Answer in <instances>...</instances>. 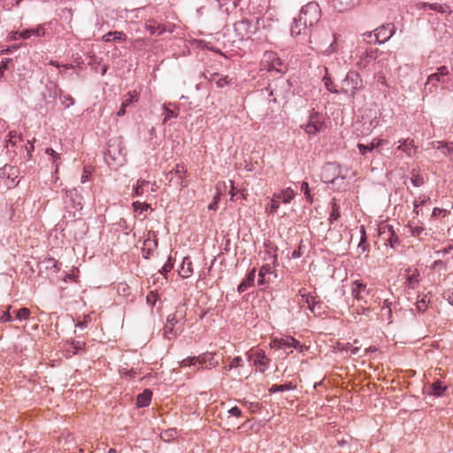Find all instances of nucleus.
Returning <instances> with one entry per match:
<instances>
[{
    "instance_id": "f257e3e1",
    "label": "nucleus",
    "mask_w": 453,
    "mask_h": 453,
    "mask_svg": "<svg viewBox=\"0 0 453 453\" xmlns=\"http://www.w3.org/2000/svg\"><path fill=\"white\" fill-rule=\"evenodd\" d=\"M125 147L119 138L111 139L104 152V161L109 166L121 165L125 161Z\"/></svg>"
},
{
    "instance_id": "f03ea898",
    "label": "nucleus",
    "mask_w": 453,
    "mask_h": 453,
    "mask_svg": "<svg viewBox=\"0 0 453 453\" xmlns=\"http://www.w3.org/2000/svg\"><path fill=\"white\" fill-rule=\"evenodd\" d=\"M363 88L364 83L360 74L356 71H349L342 81L340 93L349 96L353 100L357 91L362 90Z\"/></svg>"
},
{
    "instance_id": "7ed1b4c3",
    "label": "nucleus",
    "mask_w": 453,
    "mask_h": 453,
    "mask_svg": "<svg viewBox=\"0 0 453 453\" xmlns=\"http://www.w3.org/2000/svg\"><path fill=\"white\" fill-rule=\"evenodd\" d=\"M261 70L284 73L287 72V65L273 51H265L261 62Z\"/></svg>"
},
{
    "instance_id": "20e7f679",
    "label": "nucleus",
    "mask_w": 453,
    "mask_h": 453,
    "mask_svg": "<svg viewBox=\"0 0 453 453\" xmlns=\"http://www.w3.org/2000/svg\"><path fill=\"white\" fill-rule=\"evenodd\" d=\"M449 71L446 65H441L437 68V71L434 73H431L426 80L425 84V89L428 90L430 93L435 92L437 90V85L441 83V85H445L449 81Z\"/></svg>"
},
{
    "instance_id": "39448f33",
    "label": "nucleus",
    "mask_w": 453,
    "mask_h": 453,
    "mask_svg": "<svg viewBox=\"0 0 453 453\" xmlns=\"http://www.w3.org/2000/svg\"><path fill=\"white\" fill-rule=\"evenodd\" d=\"M298 16L305 20L310 27H312L320 19L321 10L318 3L310 2L302 7Z\"/></svg>"
},
{
    "instance_id": "423d86ee",
    "label": "nucleus",
    "mask_w": 453,
    "mask_h": 453,
    "mask_svg": "<svg viewBox=\"0 0 453 453\" xmlns=\"http://www.w3.org/2000/svg\"><path fill=\"white\" fill-rule=\"evenodd\" d=\"M323 125L324 119L322 114L312 111L310 114L308 123L302 125L301 128H303L308 134H315L321 129Z\"/></svg>"
},
{
    "instance_id": "0eeeda50",
    "label": "nucleus",
    "mask_w": 453,
    "mask_h": 453,
    "mask_svg": "<svg viewBox=\"0 0 453 453\" xmlns=\"http://www.w3.org/2000/svg\"><path fill=\"white\" fill-rule=\"evenodd\" d=\"M394 34V24L388 23L387 25H383L375 29L373 35L370 34L369 37L373 36L375 39V42L381 44L388 41L393 36Z\"/></svg>"
},
{
    "instance_id": "6e6552de",
    "label": "nucleus",
    "mask_w": 453,
    "mask_h": 453,
    "mask_svg": "<svg viewBox=\"0 0 453 453\" xmlns=\"http://www.w3.org/2000/svg\"><path fill=\"white\" fill-rule=\"evenodd\" d=\"M235 32L238 34L241 39L250 38L252 34L255 33L254 26L252 22L247 19L237 21L234 24Z\"/></svg>"
},
{
    "instance_id": "1a4fd4ad",
    "label": "nucleus",
    "mask_w": 453,
    "mask_h": 453,
    "mask_svg": "<svg viewBox=\"0 0 453 453\" xmlns=\"http://www.w3.org/2000/svg\"><path fill=\"white\" fill-rule=\"evenodd\" d=\"M270 346L273 349L287 350L292 348L296 349L299 346V342L291 336H286L274 338L271 342Z\"/></svg>"
},
{
    "instance_id": "9d476101",
    "label": "nucleus",
    "mask_w": 453,
    "mask_h": 453,
    "mask_svg": "<svg viewBox=\"0 0 453 453\" xmlns=\"http://www.w3.org/2000/svg\"><path fill=\"white\" fill-rule=\"evenodd\" d=\"M339 175V167L335 164L329 163L323 169L322 179L324 182L334 183Z\"/></svg>"
},
{
    "instance_id": "9b49d317",
    "label": "nucleus",
    "mask_w": 453,
    "mask_h": 453,
    "mask_svg": "<svg viewBox=\"0 0 453 453\" xmlns=\"http://www.w3.org/2000/svg\"><path fill=\"white\" fill-rule=\"evenodd\" d=\"M351 295L357 301H362L368 295L366 284L355 280L351 284Z\"/></svg>"
},
{
    "instance_id": "f8f14e48",
    "label": "nucleus",
    "mask_w": 453,
    "mask_h": 453,
    "mask_svg": "<svg viewBox=\"0 0 453 453\" xmlns=\"http://www.w3.org/2000/svg\"><path fill=\"white\" fill-rule=\"evenodd\" d=\"M398 142L400 145L397 146L396 150L403 151L408 157H411L415 154L417 146L413 139H401Z\"/></svg>"
},
{
    "instance_id": "ddd939ff",
    "label": "nucleus",
    "mask_w": 453,
    "mask_h": 453,
    "mask_svg": "<svg viewBox=\"0 0 453 453\" xmlns=\"http://www.w3.org/2000/svg\"><path fill=\"white\" fill-rule=\"evenodd\" d=\"M406 227L409 228V232L411 236L417 238L420 242H424L426 237L428 235L427 230L423 226H416L412 222H409L406 225Z\"/></svg>"
},
{
    "instance_id": "4468645a",
    "label": "nucleus",
    "mask_w": 453,
    "mask_h": 453,
    "mask_svg": "<svg viewBox=\"0 0 453 453\" xmlns=\"http://www.w3.org/2000/svg\"><path fill=\"white\" fill-rule=\"evenodd\" d=\"M309 27L310 26L306 23V21L298 16L297 18L294 19V23L291 26V35L298 36L302 34H304Z\"/></svg>"
},
{
    "instance_id": "2eb2a0df",
    "label": "nucleus",
    "mask_w": 453,
    "mask_h": 453,
    "mask_svg": "<svg viewBox=\"0 0 453 453\" xmlns=\"http://www.w3.org/2000/svg\"><path fill=\"white\" fill-rule=\"evenodd\" d=\"M417 8L418 10H425L426 8H429L430 10L435 11L439 13H448L450 14L451 11L447 4H428L426 2H419L417 4Z\"/></svg>"
},
{
    "instance_id": "dca6fc26",
    "label": "nucleus",
    "mask_w": 453,
    "mask_h": 453,
    "mask_svg": "<svg viewBox=\"0 0 453 453\" xmlns=\"http://www.w3.org/2000/svg\"><path fill=\"white\" fill-rule=\"evenodd\" d=\"M387 143L386 140L383 139H373L372 142L367 145L358 143L357 148L361 155L365 156L368 152H372L374 149L379 148Z\"/></svg>"
},
{
    "instance_id": "f3484780",
    "label": "nucleus",
    "mask_w": 453,
    "mask_h": 453,
    "mask_svg": "<svg viewBox=\"0 0 453 453\" xmlns=\"http://www.w3.org/2000/svg\"><path fill=\"white\" fill-rule=\"evenodd\" d=\"M256 277V268H253L250 273L247 274V276L242 280V281L238 286V292L243 293L246 291L250 287H251L254 283Z\"/></svg>"
},
{
    "instance_id": "a211bd4d",
    "label": "nucleus",
    "mask_w": 453,
    "mask_h": 453,
    "mask_svg": "<svg viewBox=\"0 0 453 453\" xmlns=\"http://www.w3.org/2000/svg\"><path fill=\"white\" fill-rule=\"evenodd\" d=\"M408 274L406 278L407 286L409 288L415 289L418 288L419 283V272L418 269L411 270L409 268L407 270Z\"/></svg>"
},
{
    "instance_id": "6ab92c4d",
    "label": "nucleus",
    "mask_w": 453,
    "mask_h": 453,
    "mask_svg": "<svg viewBox=\"0 0 453 453\" xmlns=\"http://www.w3.org/2000/svg\"><path fill=\"white\" fill-rule=\"evenodd\" d=\"M127 40V35L125 33L121 31H111L105 34L103 36V41L105 42H125Z\"/></svg>"
},
{
    "instance_id": "aec40b11",
    "label": "nucleus",
    "mask_w": 453,
    "mask_h": 453,
    "mask_svg": "<svg viewBox=\"0 0 453 453\" xmlns=\"http://www.w3.org/2000/svg\"><path fill=\"white\" fill-rule=\"evenodd\" d=\"M152 392L150 389H145L142 393L137 395L136 405L140 408L147 407L151 401Z\"/></svg>"
},
{
    "instance_id": "412c9836",
    "label": "nucleus",
    "mask_w": 453,
    "mask_h": 453,
    "mask_svg": "<svg viewBox=\"0 0 453 453\" xmlns=\"http://www.w3.org/2000/svg\"><path fill=\"white\" fill-rule=\"evenodd\" d=\"M300 294V303H306L308 308L311 310V312H314L315 306L318 303L315 301V297L311 296L310 293H303V290L299 291Z\"/></svg>"
},
{
    "instance_id": "4be33fe9",
    "label": "nucleus",
    "mask_w": 453,
    "mask_h": 453,
    "mask_svg": "<svg viewBox=\"0 0 453 453\" xmlns=\"http://www.w3.org/2000/svg\"><path fill=\"white\" fill-rule=\"evenodd\" d=\"M45 35V30L42 26L37 27L34 29H25L19 33V37L22 39H28L32 35L34 36H43Z\"/></svg>"
},
{
    "instance_id": "5701e85b",
    "label": "nucleus",
    "mask_w": 453,
    "mask_h": 453,
    "mask_svg": "<svg viewBox=\"0 0 453 453\" xmlns=\"http://www.w3.org/2000/svg\"><path fill=\"white\" fill-rule=\"evenodd\" d=\"M176 322H177V320L175 319V315L174 314H172V315L168 316L167 323H166V325L164 327V335H165V337L170 339L171 338L170 334L176 335V334L174 333V325H175Z\"/></svg>"
},
{
    "instance_id": "b1692460",
    "label": "nucleus",
    "mask_w": 453,
    "mask_h": 453,
    "mask_svg": "<svg viewBox=\"0 0 453 453\" xmlns=\"http://www.w3.org/2000/svg\"><path fill=\"white\" fill-rule=\"evenodd\" d=\"M139 100V94L136 90L130 91L124 95L122 98V104L124 108H128L131 106L134 103L138 102Z\"/></svg>"
},
{
    "instance_id": "393cba45",
    "label": "nucleus",
    "mask_w": 453,
    "mask_h": 453,
    "mask_svg": "<svg viewBox=\"0 0 453 453\" xmlns=\"http://www.w3.org/2000/svg\"><path fill=\"white\" fill-rule=\"evenodd\" d=\"M146 29L150 33V35H161L165 32V27L157 24L154 20H149V22L146 24Z\"/></svg>"
},
{
    "instance_id": "a878e982",
    "label": "nucleus",
    "mask_w": 453,
    "mask_h": 453,
    "mask_svg": "<svg viewBox=\"0 0 453 453\" xmlns=\"http://www.w3.org/2000/svg\"><path fill=\"white\" fill-rule=\"evenodd\" d=\"M377 58V51L376 50H371V51H366L364 56H362L360 58V60L359 62L357 63V65H359V67H366L367 64L370 62V61H373Z\"/></svg>"
},
{
    "instance_id": "bb28decb",
    "label": "nucleus",
    "mask_w": 453,
    "mask_h": 453,
    "mask_svg": "<svg viewBox=\"0 0 453 453\" xmlns=\"http://www.w3.org/2000/svg\"><path fill=\"white\" fill-rule=\"evenodd\" d=\"M192 273H193L192 263L188 257H185L183 259L180 273L182 278H188L191 275Z\"/></svg>"
},
{
    "instance_id": "cd10ccee",
    "label": "nucleus",
    "mask_w": 453,
    "mask_h": 453,
    "mask_svg": "<svg viewBox=\"0 0 453 453\" xmlns=\"http://www.w3.org/2000/svg\"><path fill=\"white\" fill-rule=\"evenodd\" d=\"M326 75L323 77V82L326 87V88L334 94H340V90L337 89L336 86L334 84L332 79L328 76V70L326 67H324Z\"/></svg>"
},
{
    "instance_id": "c85d7f7f",
    "label": "nucleus",
    "mask_w": 453,
    "mask_h": 453,
    "mask_svg": "<svg viewBox=\"0 0 453 453\" xmlns=\"http://www.w3.org/2000/svg\"><path fill=\"white\" fill-rule=\"evenodd\" d=\"M295 193L291 188L283 189L280 193L277 194V198H280V201L284 203H289L294 198Z\"/></svg>"
},
{
    "instance_id": "c756f323",
    "label": "nucleus",
    "mask_w": 453,
    "mask_h": 453,
    "mask_svg": "<svg viewBox=\"0 0 453 453\" xmlns=\"http://www.w3.org/2000/svg\"><path fill=\"white\" fill-rule=\"evenodd\" d=\"M295 388H296V386L292 382H288V383H285V384H281V385L273 384L269 388V392L271 394H273V393H277V392L291 390V389H294Z\"/></svg>"
},
{
    "instance_id": "7c9ffc66",
    "label": "nucleus",
    "mask_w": 453,
    "mask_h": 453,
    "mask_svg": "<svg viewBox=\"0 0 453 453\" xmlns=\"http://www.w3.org/2000/svg\"><path fill=\"white\" fill-rule=\"evenodd\" d=\"M431 388H432L431 395L437 396V397L443 395L444 392L447 389V387L443 386L440 380H436L435 382H434L432 384Z\"/></svg>"
},
{
    "instance_id": "2f4dec72",
    "label": "nucleus",
    "mask_w": 453,
    "mask_h": 453,
    "mask_svg": "<svg viewBox=\"0 0 453 453\" xmlns=\"http://www.w3.org/2000/svg\"><path fill=\"white\" fill-rule=\"evenodd\" d=\"M273 273L272 267L270 265H263L258 273V285H264L265 283V277L266 274H270Z\"/></svg>"
},
{
    "instance_id": "473e14b6",
    "label": "nucleus",
    "mask_w": 453,
    "mask_h": 453,
    "mask_svg": "<svg viewBox=\"0 0 453 453\" xmlns=\"http://www.w3.org/2000/svg\"><path fill=\"white\" fill-rule=\"evenodd\" d=\"M196 358L200 365L209 362L210 365L215 366L218 364L217 361H214L213 355L211 353H204L196 357Z\"/></svg>"
},
{
    "instance_id": "72a5a7b5",
    "label": "nucleus",
    "mask_w": 453,
    "mask_h": 453,
    "mask_svg": "<svg viewBox=\"0 0 453 453\" xmlns=\"http://www.w3.org/2000/svg\"><path fill=\"white\" fill-rule=\"evenodd\" d=\"M340 206L337 204L335 201L331 203V213L329 216V221L332 224L334 221H336L340 218Z\"/></svg>"
},
{
    "instance_id": "f704fd0d",
    "label": "nucleus",
    "mask_w": 453,
    "mask_h": 453,
    "mask_svg": "<svg viewBox=\"0 0 453 453\" xmlns=\"http://www.w3.org/2000/svg\"><path fill=\"white\" fill-rule=\"evenodd\" d=\"M18 173V169L14 166L5 165L2 169V174L6 176L9 179L14 180L17 177L16 173Z\"/></svg>"
},
{
    "instance_id": "c9c22d12",
    "label": "nucleus",
    "mask_w": 453,
    "mask_h": 453,
    "mask_svg": "<svg viewBox=\"0 0 453 453\" xmlns=\"http://www.w3.org/2000/svg\"><path fill=\"white\" fill-rule=\"evenodd\" d=\"M269 358L265 356L264 351H259L256 355V358L254 359V363L256 365L267 367L269 365Z\"/></svg>"
},
{
    "instance_id": "e433bc0d",
    "label": "nucleus",
    "mask_w": 453,
    "mask_h": 453,
    "mask_svg": "<svg viewBox=\"0 0 453 453\" xmlns=\"http://www.w3.org/2000/svg\"><path fill=\"white\" fill-rule=\"evenodd\" d=\"M12 313H15V319H18V320H26L29 318L30 316V310L28 308H21L18 311H12Z\"/></svg>"
},
{
    "instance_id": "4c0bfd02",
    "label": "nucleus",
    "mask_w": 453,
    "mask_h": 453,
    "mask_svg": "<svg viewBox=\"0 0 453 453\" xmlns=\"http://www.w3.org/2000/svg\"><path fill=\"white\" fill-rule=\"evenodd\" d=\"M15 319V313H12V307L8 306L5 311H3L0 316V322L6 323Z\"/></svg>"
},
{
    "instance_id": "58836bf2",
    "label": "nucleus",
    "mask_w": 453,
    "mask_h": 453,
    "mask_svg": "<svg viewBox=\"0 0 453 453\" xmlns=\"http://www.w3.org/2000/svg\"><path fill=\"white\" fill-rule=\"evenodd\" d=\"M9 139L6 141V148H9V146H15L18 142L21 141V137L18 135L16 131H11L9 132Z\"/></svg>"
},
{
    "instance_id": "ea45409f",
    "label": "nucleus",
    "mask_w": 453,
    "mask_h": 453,
    "mask_svg": "<svg viewBox=\"0 0 453 453\" xmlns=\"http://www.w3.org/2000/svg\"><path fill=\"white\" fill-rule=\"evenodd\" d=\"M280 198H277V194H273V196L271 199V203H270L269 207L266 208V210L269 211V213L274 214L277 211V210L279 209V206H280Z\"/></svg>"
},
{
    "instance_id": "a19ab883",
    "label": "nucleus",
    "mask_w": 453,
    "mask_h": 453,
    "mask_svg": "<svg viewBox=\"0 0 453 453\" xmlns=\"http://www.w3.org/2000/svg\"><path fill=\"white\" fill-rule=\"evenodd\" d=\"M149 184H150V182H149V181H147V180H139L137 181V184H136L135 188H134V193H135V195H136V196H142V195H143V194H144V192H145V191H147V190L145 189V188H146V187H148V186H149Z\"/></svg>"
},
{
    "instance_id": "79ce46f5",
    "label": "nucleus",
    "mask_w": 453,
    "mask_h": 453,
    "mask_svg": "<svg viewBox=\"0 0 453 453\" xmlns=\"http://www.w3.org/2000/svg\"><path fill=\"white\" fill-rule=\"evenodd\" d=\"M388 229L390 232V236L388 237V244L390 245V247L394 249L397 245H399L400 239H399L398 235L393 231L392 226H389Z\"/></svg>"
},
{
    "instance_id": "37998d69",
    "label": "nucleus",
    "mask_w": 453,
    "mask_h": 453,
    "mask_svg": "<svg viewBox=\"0 0 453 453\" xmlns=\"http://www.w3.org/2000/svg\"><path fill=\"white\" fill-rule=\"evenodd\" d=\"M360 233H361V238H360V242L357 245V248L360 249L363 252H365V251L368 250V244H366V234H365V227L363 226H361Z\"/></svg>"
},
{
    "instance_id": "c03bdc74",
    "label": "nucleus",
    "mask_w": 453,
    "mask_h": 453,
    "mask_svg": "<svg viewBox=\"0 0 453 453\" xmlns=\"http://www.w3.org/2000/svg\"><path fill=\"white\" fill-rule=\"evenodd\" d=\"M86 343L84 342L81 341H73L71 344L70 349H68V351L73 352V354H77L79 350H81L85 348Z\"/></svg>"
},
{
    "instance_id": "a18cd8bd",
    "label": "nucleus",
    "mask_w": 453,
    "mask_h": 453,
    "mask_svg": "<svg viewBox=\"0 0 453 453\" xmlns=\"http://www.w3.org/2000/svg\"><path fill=\"white\" fill-rule=\"evenodd\" d=\"M46 154L50 155L52 157L53 164L56 165V171H58L60 156L58 153H57L52 148H47L45 150Z\"/></svg>"
},
{
    "instance_id": "49530a36",
    "label": "nucleus",
    "mask_w": 453,
    "mask_h": 453,
    "mask_svg": "<svg viewBox=\"0 0 453 453\" xmlns=\"http://www.w3.org/2000/svg\"><path fill=\"white\" fill-rule=\"evenodd\" d=\"M301 191L304 194L305 199L310 203H312V196L311 195L309 184L306 181H303L301 184Z\"/></svg>"
},
{
    "instance_id": "de8ad7c7",
    "label": "nucleus",
    "mask_w": 453,
    "mask_h": 453,
    "mask_svg": "<svg viewBox=\"0 0 453 453\" xmlns=\"http://www.w3.org/2000/svg\"><path fill=\"white\" fill-rule=\"evenodd\" d=\"M429 300H426V296H423L421 298L418 297L416 303V307L418 311H425L427 308Z\"/></svg>"
},
{
    "instance_id": "09e8293b",
    "label": "nucleus",
    "mask_w": 453,
    "mask_h": 453,
    "mask_svg": "<svg viewBox=\"0 0 453 453\" xmlns=\"http://www.w3.org/2000/svg\"><path fill=\"white\" fill-rule=\"evenodd\" d=\"M164 122H167L169 119L173 118H176L178 114L173 111L169 109L167 106L164 105Z\"/></svg>"
},
{
    "instance_id": "8fccbe9b",
    "label": "nucleus",
    "mask_w": 453,
    "mask_h": 453,
    "mask_svg": "<svg viewBox=\"0 0 453 453\" xmlns=\"http://www.w3.org/2000/svg\"><path fill=\"white\" fill-rule=\"evenodd\" d=\"M100 64H101V58H98L95 55H92L89 57V61H88V65H90L91 68L95 72H96V73L98 72V66L100 65Z\"/></svg>"
},
{
    "instance_id": "3c124183",
    "label": "nucleus",
    "mask_w": 453,
    "mask_h": 453,
    "mask_svg": "<svg viewBox=\"0 0 453 453\" xmlns=\"http://www.w3.org/2000/svg\"><path fill=\"white\" fill-rule=\"evenodd\" d=\"M133 206H134V211H139L140 213L146 211L150 207V204H148L146 203H139V202L133 203Z\"/></svg>"
},
{
    "instance_id": "603ef678",
    "label": "nucleus",
    "mask_w": 453,
    "mask_h": 453,
    "mask_svg": "<svg viewBox=\"0 0 453 453\" xmlns=\"http://www.w3.org/2000/svg\"><path fill=\"white\" fill-rule=\"evenodd\" d=\"M411 182L415 187H420L424 184V179L420 174H413L411 178Z\"/></svg>"
},
{
    "instance_id": "864d4df0",
    "label": "nucleus",
    "mask_w": 453,
    "mask_h": 453,
    "mask_svg": "<svg viewBox=\"0 0 453 453\" xmlns=\"http://www.w3.org/2000/svg\"><path fill=\"white\" fill-rule=\"evenodd\" d=\"M187 170L183 165H177L174 169L169 172V174L175 173L180 179H182V174L186 173Z\"/></svg>"
},
{
    "instance_id": "5fc2aeb1",
    "label": "nucleus",
    "mask_w": 453,
    "mask_h": 453,
    "mask_svg": "<svg viewBox=\"0 0 453 453\" xmlns=\"http://www.w3.org/2000/svg\"><path fill=\"white\" fill-rule=\"evenodd\" d=\"M173 262L172 261L171 257H169L166 263L161 268L160 273L162 274L167 273L173 269Z\"/></svg>"
},
{
    "instance_id": "6e6d98bb",
    "label": "nucleus",
    "mask_w": 453,
    "mask_h": 453,
    "mask_svg": "<svg viewBox=\"0 0 453 453\" xmlns=\"http://www.w3.org/2000/svg\"><path fill=\"white\" fill-rule=\"evenodd\" d=\"M59 96L61 98L64 99L63 103L68 102V104L65 105L66 107H70L71 105L74 104V99L70 95H63V91L59 89Z\"/></svg>"
},
{
    "instance_id": "4d7b16f0",
    "label": "nucleus",
    "mask_w": 453,
    "mask_h": 453,
    "mask_svg": "<svg viewBox=\"0 0 453 453\" xmlns=\"http://www.w3.org/2000/svg\"><path fill=\"white\" fill-rule=\"evenodd\" d=\"M153 244L154 247H157V240H150V239H147L145 242H144V245L145 246H148V251H147V254H144L143 257L145 258H149L150 257V244Z\"/></svg>"
},
{
    "instance_id": "13d9d810",
    "label": "nucleus",
    "mask_w": 453,
    "mask_h": 453,
    "mask_svg": "<svg viewBox=\"0 0 453 453\" xmlns=\"http://www.w3.org/2000/svg\"><path fill=\"white\" fill-rule=\"evenodd\" d=\"M196 362H197L196 357H189L184 358L180 362V365L181 366H190V365H195Z\"/></svg>"
},
{
    "instance_id": "bf43d9fd",
    "label": "nucleus",
    "mask_w": 453,
    "mask_h": 453,
    "mask_svg": "<svg viewBox=\"0 0 453 453\" xmlns=\"http://www.w3.org/2000/svg\"><path fill=\"white\" fill-rule=\"evenodd\" d=\"M227 84H229L227 76L219 75V79L216 81V85L218 88H224Z\"/></svg>"
},
{
    "instance_id": "052dcab7",
    "label": "nucleus",
    "mask_w": 453,
    "mask_h": 453,
    "mask_svg": "<svg viewBox=\"0 0 453 453\" xmlns=\"http://www.w3.org/2000/svg\"><path fill=\"white\" fill-rule=\"evenodd\" d=\"M12 60L10 58H6L2 60L0 63V79L4 76V72L8 69V65Z\"/></svg>"
},
{
    "instance_id": "680f3d73",
    "label": "nucleus",
    "mask_w": 453,
    "mask_h": 453,
    "mask_svg": "<svg viewBox=\"0 0 453 453\" xmlns=\"http://www.w3.org/2000/svg\"><path fill=\"white\" fill-rule=\"evenodd\" d=\"M146 299H147V303L153 306L156 304V302H157V294L154 291H150L147 295Z\"/></svg>"
},
{
    "instance_id": "e2e57ef3",
    "label": "nucleus",
    "mask_w": 453,
    "mask_h": 453,
    "mask_svg": "<svg viewBox=\"0 0 453 453\" xmlns=\"http://www.w3.org/2000/svg\"><path fill=\"white\" fill-rule=\"evenodd\" d=\"M242 361V359L241 357H234L229 365V369L237 368V367L241 366Z\"/></svg>"
},
{
    "instance_id": "0e129e2a",
    "label": "nucleus",
    "mask_w": 453,
    "mask_h": 453,
    "mask_svg": "<svg viewBox=\"0 0 453 453\" xmlns=\"http://www.w3.org/2000/svg\"><path fill=\"white\" fill-rule=\"evenodd\" d=\"M443 297L447 299V301L453 305V288L448 289L443 293Z\"/></svg>"
},
{
    "instance_id": "69168bd1",
    "label": "nucleus",
    "mask_w": 453,
    "mask_h": 453,
    "mask_svg": "<svg viewBox=\"0 0 453 453\" xmlns=\"http://www.w3.org/2000/svg\"><path fill=\"white\" fill-rule=\"evenodd\" d=\"M228 413L234 417H240L242 415V411L239 407L234 406L228 411Z\"/></svg>"
},
{
    "instance_id": "338daca9",
    "label": "nucleus",
    "mask_w": 453,
    "mask_h": 453,
    "mask_svg": "<svg viewBox=\"0 0 453 453\" xmlns=\"http://www.w3.org/2000/svg\"><path fill=\"white\" fill-rule=\"evenodd\" d=\"M47 267H53L55 268L56 271H58L59 270V267L58 266V264H57V261L53 258H49L47 260Z\"/></svg>"
},
{
    "instance_id": "774afa93",
    "label": "nucleus",
    "mask_w": 453,
    "mask_h": 453,
    "mask_svg": "<svg viewBox=\"0 0 453 453\" xmlns=\"http://www.w3.org/2000/svg\"><path fill=\"white\" fill-rule=\"evenodd\" d=\"M260 27H265V19L263 18H257L256 26L254 27L255 31Z\"/></svg>"
}]
</instances>
